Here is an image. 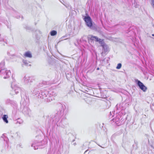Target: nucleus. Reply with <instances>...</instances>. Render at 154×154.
<instances>
[{
    "instance_id": "obj_1",
    "label": "nucleus",
    "mask_w": 154,
    "mask_h": 154,
    "mask_svg": "<svg viewBox=\"0 0 154 154\" xmlns=\"http://www.w3.org/2000/svg\"><path fill=\"white\" fill-rule=\"evenodd\" d=\"M23 80L24 83L28 85L30 87L35 88L36 87L35 81L30 77L25 76L23 78Z\"/></svg>"
},
{
    "instance_id": "obj_2",
    "label": "nucleus",
    "mask_w": 154,
    "mask_h": 154,
    "mask_svg": "<svg viewBox=\"0 0 154 154\" xmlns=\"http://www.w3.org/2000/svg\"><path fill=\"white\" fill-rule=\"evenodd\" d=\"M84 20L85 21L86 25L90 29H96L94 26H92V20L91 18L89 16H85L84 18Z\"/></svg>"
},
{
    "instance_id": "obj_3",
    "label": "nucleus",
    "mask_w": 154,
    "mask_h": 154,
    "mask_svg": "<svg viewBox=\"0 0 154 154\" xmlns=\"http://www.w3.org/2000/svg\"><path fill=\"white\" fill-rule=\"evenodd\" d=\"M11 87L12 89L11 93L12 94H14V93L17 94L19 92H21V89L17 85H14V83H12Z\"/></svg>"
},
{
    "instance_id": "obj_4",
    "label": "nucleus",
    "mask_w": 154,
    "mask_h": 154,
    "mask_svg": "<svg viewBox=\"0 0 154 154\" xmlns=\"http://www.w3.org/2000/svg\"><path fill=\"white\" fill-rule=\"evenodd\" d=\"M90 39L91 41L94 40L96 42H98L101 46L105 44L103 39L99 38L97 36L91 35Z\"/></svg>"
},
{
    "instance_id": "obj_5",
    "label": "nucleus",
    "mask_w": 154,
    "mask_h": 154,
    "mask_svg": "<svg viewBox=\"0 0 154 154\" xmlns=\"http://www.w3.org/2000/svg\"><path fill=\"white\" fill-rule=\"evenodd\" d=\"M135 82L140 89L144 92L146 91L147 88L142 82L137 79L135 80Z\"/></svg>"
},
{
    "instance_id": "obj_6",
    "label": "nucleus",
    "mask_w": 154,
    "mask_h": 154,
    "mask_svg": "<svg viewBox=\"0 0 154 154\" xmlns=\"http://www.w3.org/2000/svg\"><path fill=\"white\" fill-rule=\"evenodd\" d=\"M42 141H35L32 144V146L33 147L35 150L38 149V147L42 146Z\"/></svg>"
},
{
    "instance_id": "obj_7",
    "label": "nucleus",
    "mask_w": 154,
    "mask_h": 154,
    "mask_svg": "<svg viewBox=\"0 0 154 154\" xmlns=\"http://www.w3.org/2000/svg\"><path fill=\"white\" fill-rule=\"evenodd\" d=\"M6 69L5 67V62L3 61L0 63V74H4L6 72Z\"/></svg>"
},
{
    "instance_id": "obj_8",
    "label": "nucleus",
    "mask_w": 154,
    "mask_h": 154,
    "mask_svg": "<svg viewBox=\"0 0 154 154\" xmlns=\"http://www.w3.org/2000/svg\"><path fill=\"white\" fill-rule=\"evenodd\" d=\"M22 112L26 116H30V114L31 110L30 109L27 107H24L23 108Z\"/></svg>"
},
{
    "instance_id": "obj_9",
    "label": "nucleus",
    "mask_w": 154,
    "mask_h": 154,
    "mask_svg": "<svg viewBox=\"0 0 154 154\" xmlns=\"http://www.w3.org/2000/svg\"><path fill=\"white\" fill-rule=\"evenodd\" d=\"M47 95L44 92H40L38 95V97L42 99L44 98Z\"/></svg>"
},
{
    "instance_id": "obj_10",
    "label": "nucleus",
    "mask_w": 154,
    "mask_h": 154,
    "mask_svg": "<svg viewBox=\"0 0 154 154\" xmlns=\"http://www.w3.org/2000/svg\"><path fill=\"white\" fill-rule=\"evenodd\" d=\"M23 63L22 64V67H24V66H31V65L30 64H29V63H30L29 62H28L27 60H23Z\"/></svg>"
},
{
    "instance_id": "obj_11",
    "label": "nucleus",
    "mask_w": 154,
    "mask_h": 154,
    "mask_svg": "<svg viewBox=\"0 0 154 154\" xmlns=\"http://www.w3.org/2000/svg\"><path fill=\"white\" fill-rule=\"evenodd\" d=\"M4 73H5L6 75V76H5L4 77V79H6L8 78L11 75V73L10 71L7 70L6 69V72H5Z\"/></svg>"
},
{
    "instance_id": "obj_12",
    "label": "nucleus",
    "mask_w": 154,
    "mask_h": 154,
    "mask_svg": "<svg viewBox=\"0 0 154 154\" xmlns=\"http://www.w3.org/2000/svg\"><path fill=\"white\" fill-rule=\"evenodd\" d=\"M8 117V116L6 115H4L2 117V119L5 122H6V123H8V121L7 119Z\"/></svg>"
},
{
    "instance_id": "obj_13",
    "label": "nucleus",
    "mask_w": 154,
    "mask_h": 154,
    "mask_svg": "<svg viewBox=\"0 0 154 154\" xmlns=\"http://www.w3.org/2000/svg\"><path fill=\"white\" fill-rule=\"evenodd\" d=\"M103 47V49L105 52H106L108 50V46L105 44L104 45L102 46Z\"/></svg>"
},
{
    "instance_id": "obj_14",
    "label": "nucleus",
    "mask_w": 154,
    "mask_h": 154,
    "mask_svg": "<svg viewBox=\"0 0 154 154\" xmlns=\"http://www.w3.org/2000/svg\"><path fill=\"white\" fill-rule=\"evenodd\" d=\"M24 56L26 57L31 58L32 57V55L29 52H25L24 54Z\"/></svg>"
},
{
    "instance_id": "obj_15",
    "label": "nucleus",
    "mask_w": 154,
    "mask_h": 154,
    "mask_svg": "<svg viewBox=\"0 0 154 154\" xmlns=\"http://www.w3.org/2000/svg\"><path fill=\"white\" fill-rule=\"evenodd\" d=\"M60 2L63 4L66 8H69L70 6V5L69 4L66 3L65 1H60Z\"/></svg>"
},
{
    "instance_id": "obj_16",
    "label": "nucleus",
    "mask_w": 154,
    "mask_h": 154,
    "mask_svg": "<svg viewBox=\"0 0 154 154\" xmlns=\"http://www.w3.org/2000/svg\"><path fill=\"white\" fill-rule=\"evenodd\" d=\"M23 121L21 119H18L16 120V124L21 125L23 124Z\"/></svg>"
},
{
    "instance_id": "obj_17",
    "label": "nucleus",
    "mask_w": 154,
    "mask_h": 154,
    "mask_svg": "<svg viewBox=\"0 0 154 154\" xmlns=\"http://www.w3.org/2000/svg\"><path fill=\"white\" fill-rule=\"evenodd\" d=\"M134 1V3L133 4V5L136 8H138L139 7V5L138 4L137 1Z\"/></svg>"
},
{
    "instance_id": "obj_18",
    "label": "nucleus",
    "mask_w": 154,
    "mask_h": 154,
    "mask_svg": "<svg viewBox=\"0 0 154 154\" xmlns=\"http://www.w3.org/2000/svg\"><path fill=\"white\" fill-rule=\"evenodd\" d=\"M57 32L56 31L53 30L51 31L50 32L51 35V36H54L56 35Z\"/></svg>"
},
{
    "instance_id": "obj_19",
    "label": "nucleus",
    "mask_w": 154,
    "mask_h": 154,
    "mask_svg": "<svg viewBox=\"0 0 154 154\" xmlns=\"http://www.w3.org/2000/svg\"><path fill=\"white\" fill-rule=\"evenodd\" d=\"M122 66V64L121 63H119L118 64L117 66L116 67V68L117 69H119L121 68Z\"/></svg>"
},
{
    "instance_id": "obj_20",
    "label": "nucleus",
    "mask_w": 154,
    "mask_h": 154,
    "mask_svg": "<svg viewBox=\"0 0 154 154\" xmlns=\"http://www.w3.org/2000/svg\"><path fill=\"white\" fill-rule=\"evenodd\" d=\"M12 101L11 100L9 99H8L6 101V103H11Z\"/></svg>"
},
{
    "instance_id": "obj_21",
    "label": "nucleus",
    "mask_w": 154,
    "mask_h": 154,
    "mask_svg": "<svg viewBox=\"0 0 154 154\" xmlns=\"http://www.w3.org/2000/svg\"><path fill=\"white\" fill-rule=\"evenodd\" d=\"M24 28L26 29L27 30H30V28L27 26H26Z\"/></svg>"
},
{
    "instance_id": "obj_22",
    "label": "nucleus",
    "mask_w": 154,
    "mask_h": 154,
    "mask_svg": "<svg viewBox=\"0 0 154 154\" xmlns=\"http://www.w3.org/2000/svg\"><path fill=\"white\" fill-rule=\"evenodd\" d=\"M17 147L23 148V146L20 143L17 145Z\"/></svg>"
},
{
    "instance_id": "obj_23",
    "label": "nucleus",
    "mask_w": 154,
    "mask_h": 154,
    "mask_svg": "<svg viewBox=\"0 0 154 154\" xmlns=\"http://www.w3.org/2000/svg\"><path fill=\"white\" fill-rule=\"evenodd\" d=\"M4 41V39L3 38L1 37V35L0 34V42H2Z\"/></svg>"
},
{
    "instance_id": "obj_24",
    "label": "nucleus",
    "mask_w": 154,
    "mask_h": 154,
    "mask_svg": "<svg viewBox=\"0 0 154 154\" xmlns=\"http://www.w3.org/2000/svg\"><path fill=\"white\" fill-rule=\"evenodd\" d=\"M7 54H8V56H13V55H11L9 53H8H8H7Z\"/></svg>"
},
{
    "instance_id": "obj_25",
    "label": "nucleus",
    "mask_w": 154,
    "mask_h": 154,
    "mask_svg": "<svg viewBox=\"0 0 154 154\" xmlns=\"http://www.w3.org/2000/svg\"><path fill=\"white\" fill-rule=\"evenodd\" d=\"M152 4L153 6L154 7V1H152Z\"/></svg>"
},
{
    "instance_id": "obj_26",
    "label": "nucleus",
    "mask_w": 154,
    "mask_h": 154,
    "mask_svg": "<svg viewBox=\"0 0 154 154\" xmlns=\"http://www.w3.org/2000/svg\"><path fill=\"white\" fill-rule=\"evenodd\" d=\"M72 145H74V146H75L76 145V143H74L72 144Z\"/></svg>"
},
{
    "instance_id": "obj_27",
    "label": "nucleus",
    "mask_w": 154,
    "mask_h": 154,
    "mask_svg": "<svg viewBox=\"0 0 154 154\" xmlns=\"http://www.w3.org/2000/svg\"><path fill=\"white\" fill-rule=\"evenodd\" d=\"M87 151H88V150H86V151H85L84 153V154H85V153L87 152Z\"/></svg>"
},
{
    "instance_id": "obj_28",
    "label": "nucleus",
    "mask_w": 154,
    "mask_h": 154,
    "mask_svg": "<svg viewBox=\"0 0 154 154\" xmlns=\"http://www.w3.org/2000/svg\"><path fill=\"white\" fill-rule=\"evenodd\" d=\"M75 141V139H73V140H72V142H73L74 141Z\"/></svg>"
},
{
    "instance_id": "obj_29",
    "label": "nucleus",
    "mask_w": 154,
    "mask_h": 154,
    "mask_svg": "<svg viewBox=\"0 0 154 154\" xmlns=\"http://www.w3.org/2000/svg\"><path fill=\"white\" fill-rule=\"evenodd\" d=\"M72 12H75V11H74V10H73V11H72Z\"/></svg>"
},
{
    "instance_id": "obj_30",
    "label": "nucleus",
    "mask_w": 154,
    "mask_h": 154,
    "mask_svg": "<svg viewBox=\"0 0 154 154\" xmlns=\"http://www.w3.org/2000/svg\"><path fill=\"white\" fill-rule=\"evenodd\" d=\"M98 145L99 146H100V147H102V148H103L101 146H100L99 145H98Z\"/></svg>"
},
{
    "instance_id": "obj_31",
    "label": "nucleus",
    "mask_w": 154,
    "mask_h": 154,
    "mask_svg": "<svg viewBox=\"0 0 154 154\" xmlns=\"http://www.w3.org/2000/svg\"><path fill=\"white\" fill-rule=\"evenodd\" d=\"M152 36H154V34H152Z\"/></svg>"
},
{
    "instance_id": "obj_32",
    "label": "nucleus",
    "mask_w": 154,
    "mask_h": 154,
    "mask_svg": "<svg viewBox=\"0 0 154 154\" xmlns=\"http://www.w3.org/2000/svg\"><path fill=\"white\" fill-rule=\"evenodd\" d=\"M36 32H39V31L38 30V31H36Z\"/></svg>"
},
{
    "instance_id": "obj_33",
    "label": "nucleus",
    "mask_w": 154,
    "mask_h": 154,
    "mask_svg": "<svg viewBox=\"0 0 154 154\" xmlns=\"http://www.w3.org/2000/svg\"><path fill=\"white\" fill-rule=\"evenodd\" d=\"M97 70H99V68H97Z\"/></svg>"
},
{
    "instance_id": "obj_34",
    "label": "nucleus",
    "mask_w": 154,
    "mask_h": 154,
    "mask_svg": "<svg viewBox=\"0 0 154 154\" xmlns=\"http://www.w3.org/2000/svg\"><path fill=\"white\" fill-rule=\"evenodd\" d=\"M148 142L149 143V139H148Z\"/></svg>"
},
{
    "instance_id": "obj_35",
    "label": "nucleus",
    "mask_w": 154,
    "mask_h": 154,
    "mask_svg": "<svg viewBox=\"0 0 154 154\" xmlns=\"http://www.w3.org/2000/svg\"><path fill=\"white\" fill-rule=\"evenodd\" d=\"M72 136L73 137L74 136H73V135H72Z\"/></svg>"
}]
</instances>
